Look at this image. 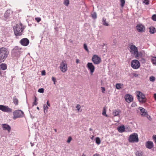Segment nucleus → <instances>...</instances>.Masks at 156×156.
Segmentation results:
<instances>
[{"label":"nucleus","mask_w":156,"mask_h":156,"mask_svg":"<svg viewBox=\"0 0 156 156\" xmlns=\"http://www.w3.org/2000/svg\"><path fill=\"white\" fill-rule=\"evenodd\" d=\"M9 53V51L7 48L5 47L0 48V63L4 62L6 60Z\"/></svg>","instance_id":"obj_1"},{"label":"nucleus","mask_w":156,"mask_h":156,"mask_svg":"<svg viewBox=\"0 0 156 156\" xmlns=\"http://www.w3.org/2000/svg\"><path fill=\"white\" fill-rule=\"evenodd\" d=\"M13 28L16 36H20L22 35L24 29L22 27V24L21 23L17 24L16 26H14Z\"/></svg>","instance_id":"obj_2"},{"label":"nucleus","mask_w":156,"mask_h":156,"mask_svg":"<svg viewBox=\"0 0 156 156\" xmlns=\"http://www.w3.org/2000/svg\"><path fill=\"white\" fill-rule=\"evenodd\" d=\"M137 99L142 103H144L146 101L147 99L145 95L141 92L137 91L136 92Z\"/></svg>","instance_id":"obj_3"},{"label":"nucleus","mask_w":156,"mask_h":156,"mask_svg":"<svg viewBox=\"0 0 156 156\" xmlns=\"http://www.w3.org/2000/svg\"><path fill=\"white\" fill-rule=\"evenodd\" d=\"M21 50L18 46L15 47L12 51V55L13 57H19L21 53Z\"/></svg>","instance_id":"obj_4"},{"label":"nucleus","mask_w":156,"mask_h":156,"mask_svg":"<svg viewBox=\"0 0 156 156\" xmlns=\"http://www.w3.org/2000/svg\"><path fill=\"white\" fill-rule=\"evenodd\" d=\"M129 48L131 53L134 55L135 58L138 59V58L139 57V55L137 47L134 45H132L130 46Z\"/></svg>","instance_id":"obj_5"},{"label":"nucleus","mask_w":156,"mask_h":156,"mask_svg":"<svg viewBox=\"0 0 156 156\" xmlns=\"http://www.w3.org/2000/svg\"><path fill=\"white\" fill-rule=\"evenodd\" d=\"M13 119H15L16 118H21L23 116L24 113L21 110H18L14 111L13 112Z\"/></svg>","instance_id":"obj_6"},{"label":"nucleus","mask_w":156,"mask_h":156,"mask_svg":"<svg viewBox=\"0 0 156 156\" xmlns=\"http://www.w3.org/2000/svg\"><path fill=\"white\" fill-rule=\"evenodd\" d=\"M129 141L131 143L138 142L139 139L137 134L136 133H134L131 135L129 137Z\"/></svg>","instance_id":"obj_7"},{"label":"nucleus","mask_w":156,"mask_h":156,"mask_svg":"<svg viewBox=\"0 0 156 156\" xmlns=\"http://www.w3.org/2000/svg\"><path fill=\"white\" fill-rule=\"evenodd\" d=\"M59 69L62 73H65L67 70V66L66 62L63 60L60 64Z\"/></svg>","instance_id":"obj_8"},{"label":"nucleus","mask_w":156,"mask_h":156,"mask_svg":"<svg viewBox=\"0 0 156 156\" xmlns=\"http://www.w3.org/2000/svg\"><path fill=\"white\" fill-rule=\"evenodd\" d=\"M131 66L133 69H137L140 67V64L137 60H133L131 62Z\"/></svg>","instance_id":"obj_9"},{"label":"nucleus","mask_w":156,"mask_h":156,"mask_svg":"<svg viewBox=\"0 0 156 156\" xmlns=\"http://www.w3.org/2000/svg\"><path fill=\"white\" fill-rule=\"evenodd\" d=\"M92 60L95 64H98L101 62V58L96 55H94L92 57Z\"/></svg>","instance_id":"obj_10"},{"label":"nucleus","mask_w":156,"mask_h":156,"mask_svg":"<svg viewBox=\"0 0 156 156\" xmlns=\"http://www.w3.org/2000/svg\"><path fill=\"white\" fill-rule=\"evenodd\" d=\"M0 110L5 112H12V109L9 108L8 106L0 105Z\"/></svg>","instance_id":"obj_11"},{"label":"nucleus","mask_w":156,"mask_h":156,"mask_svg":"<svg viewBox=\"0 0 156 156\" xmlns=\"http://www.w3.org/2000/svg\"><path fill=\"white\" fill-rule=\"evenodd\" d=\"M87 67L90 70V74L92 75L95 69L94 66L92 63L88 62L87 64Z\"/></svg>","instance_id":"obj_12"},{"label":"nucleus","mask_w":156,"mask_h":156,"mask_svg":"<svg viewBox=\"0 0 156 156\" xmlns=\"http://www.w3.org/2000/svg\"><path fill=\"white\" fill-rule=\"evenodd\" d=\"M138 109L140 110V114L143 117H146L148 115L147 110L144 108L140 107H139Z\"/></svg>","instance_id":"obj_13"},{"label":"nucleus","mask_w":156,"mask_h":156,"mask_svg":"<svg viewBox=\"0 0 156 156\" xmlns=\"http://www.w3.org/2000/svg\"><path fill=\"white\" fill-rule=\"evenodd\" d=\"M20 42L22 45L27 46L29 44V41L27 38H23L20 40Z\"/></svg>","instance_id":"obj_14"},{"label":"nucleus","mask_w":156,"mask_h":156,"mask_svg":"<svg viewBox=\"0 0 156 156\" xmlns=\"http://www.w3.org/2000/svg\"><path fill=\"white\" fill-rule=\"evenodd\" d=\"M125 100L128 103H130L133 100V96L130 94H127L125 96Z\"/></svg>","instance_id":"obj_15"},{"label":"nucleus","mask_w":156,"mask_h":156,"mask_svg":"<svg viewBox=\"0 0 156 156\" xmlns=\"http://www.w3.org/2000/svg\"><path fill=\"white\" fill-rule=\"evenodd\" d=\"M145 146L147 148L151 149L153 147V143L151 141H148L145 144Z\"/></svg>","instance_id":"obj_16"},{"label":"nucleus","mask_w":156,"mask_h":156,"mask_svg":"<svg viewBox=\"0 0 156 156\" xmlns=\"http://www.w3.org/2000/svg\"><path fill=\"white\" fill-rule=\"evenodd\" d=\"M136 28L139 32H142L144 31L145 27L142 24L138 25L136 27Z\"/></svg>","instance_id":"obj_17"},{"label":"nucleus","mask_w":156,"mask_h":156,"mask_svg":"<svg viewBox=\"0 0 156 156\" xmlns=\"http://www.w3.org/2000/svg\"><path fill=\"white\" fill-rule=\"evenodd\" d=\"M2 127L5 130H7L9 132H10L11 129L10 126L6 124H2Z\"/></svg>","instance_id":"obj_18"},{"label":"nucleus","mask_w":156,"mask_h":156,"mask_svg":"<svg viewBox=\"0 0 156 156\" xmlns=\"http://www.w3.org/2000/svg\"><path fill=\"white\" fill-rule=\"evenodd\" d=\"M121 111L119 109H115L112 112L113 115L115 116H119V114Z\"/></svg>","instance_id":"obj_19"},{"label":"nucleus","mask_w":156,"mask_h":156,"mask_svg":"<svg viewBox=\"0 0 156 156\" xmlns=\"http://www.w3.org/2000/svg\"><path fill=\"white\" fill-rule=\"evenodd\" d=\"M102 24L105 26H108L109 25V23L106 21V19L104 17L102 18Z\"/></svg>","instance_id":"obj_20"},{"label":"nucleus","mask_w":156,"mask_h":156,"mask_svg":"<svg viewBox=\"0 0 156 156\" xmlns=\"http://www.w3.org/2000/svg\"><path fill=\"white\" fill-rule=\"evenodd\" d=\"M118 130L120 133H122L124 131L125 127L124 126L118 127Z\"/></svg>","instance_id":"obj_21"},{"label":"nucleus","mask_w":156,"mask_h":156,"mask_svg":"<svg viewBox=\"0 0 156 156\" xmlns=\"http://www.w3.org/2000/svg\"><path fill=\"white\" fill-rule=\"evenodd\" d=\"M149 32L151 34H153L156 32L155 28L153 27L149 28Z\"/></svg>","instance_id":"obj_22"},{"label":"nucleus","mask_w":156,"mask_h":156,"mask_svg":"<svg viewBox=\"0 0 156 156\" xmlns=\"http://www.w3.org/2000/svg\"><path fill=\"white\" fill-rule=\"evenodd\" d=\"M0 67L2 70H5L7 69V65L5 63H2L0 65Z\"/></svg>","instance_id":"obj_23"},{"label":"nucleus","mask_w":156,"mask_h":156,"mask_svg":"<svg viewBox=\"0 0 156 156\" xmlns=\"http://www.w3.org/2000/svg\"><path fill=\"white\" fill-rule=\"evenodd\" d=\"M13 103L15 105H18V99L16 98V96H14L13 98Z\"/></svg>","instance_id":"obj_24"},{"label":"nucleus","mask_w":156,"mask_h":156,"mask_svg":"<svg viewBox=\"0 0 156 156\" xmlns=\"http://www.w3.org/2000/svg\"><path fill=\"white\" fill-rule=\"evenodd\" d=\"M135 154L136 156H143V153L141 151H136Z\"/></svg>","instance_id":"obj_25"},{"label":"nucleus","mask_w":156,"mask_h":156,"mask_svg":"<svg viewBox=\"0 0 156 156\" xmlns=\"http://www.w3.org/2000/svg\"><path fill=\"white\" fill-rule=\"evenodd\" d=\"M123 84H121L120 83H117L116 84V87L117 89H120L122 88V86Z\"/></svg>","instance_id":"obj_26"},{"label":"nucleus","mask_w":156,"mask_h":156,"mask_svg":"<svg viewBox=\"0 0 156 156\" xmlns=\"http://www.w3.org/2000/svg\"><path fill=\"white\" fill-rule=\"evenodd\" d=\"M10 11L9 10H7L6 11L4 14V16L5 18H7L9 16Z\"/></svg>","instance_id":"obj_27"},{"label":"nucleus","mask_w":156,"mask_h":156,"mask_svg":"<svg viewBox=\"0 0 156 156\" xmlns=\"http://www.w3.org/2000/svg\"><path fill=\"white\" fill-rule=\"evenodd\" d=\"M43 108L44 110V113H47L48 109V106L46 105H43Z\"/></svg>","instance_id":"obj_28"},{"label":"nucleus","mask_w":156,"mask_h":156,"mask_svg":"<svg viewBox=\"0 0 156 156\" xmlns=\"http://www.w3.org/2000/svg\"><path fill=\"white\" fill-rule=\"evenodd\" d=\"M151 62H152L153 64L155 65H156V57H153L151 59Z\"/></svg>","instance_id":"obj_29"},{"label":"nucleus","mask_w":156,"mask_h":156,"mask_svg":"<svg viewBox=\"0 0 156 156\" xmlns=\"http://www.w3.org/2000/svg\"><path fill=\"white\" fill-rule=\"evenodd\" d=\"M96 143L98 144H99L101 142V140L99 137H97L96 138Z\"/></svg>","instance_id":"obj_30"},{"label":"nucleus","mask_w":156,"mask_h":156,"mask_svg":"<svg viewBox=\"0 0 156 156\" xmlns=\"http://www.w3.org/2000/svg\"><path fill=\"white\" fill-rule=\"evenodd\" d=\"M106 109L105 107H104L103 108V111L102 114L103 115H104V116H105L106 117H107L108 115L106 114Z\"/></svg>","instance_id":"obj_31"},{"label":"nucleus","mask_w":156,"mask_h":156,"mask_svg":"<svg viewBox=\"0 0 156 156\" xmlns=\"http://www.w3.org/2000/svg\"><path fill=\"white\" fill-rule=\"evenodd\" d=\"M64 4L66 6H68L69 4V0H64Z\"/></svg>","instance_id":"obj_32"},{"label":"nucleus","mask_w":156,"mask_h":156,"mask_svg":"<svg viewBox=\"0 0 156 156\" xmlns=\"http://www.w3.org/2000/svg\"><path fill=\"white\" fill-rule=\"evenodd\" d=\"M92 17L94 19H96L97 17V14L96 12H94L92 14Z\"/></svg>","instance_id":"obj_33"},{"label":"nucleus","mask_w":156,"mask_h":156,"mask_svg":"<svg viewBox=\"0 0 156 156\" xmlns=\"http://www.w3.org/2000/svg\"><path fill=\"white\" fill-rule=\"evenodd\" d=\"M121 6L122 7H123L125 4V0H120Z\"/></svg>","instance_id":"obj_34"},{"label":"nucleus","mask_w":156,"mask_h":156,"mask_svg":"<svg viewBox=\"0 0 156 156\" xmlns=\"http://www.w3.org/2000/svg\"><path fill=\"white\" fill-rule=\"evenodd\" d=\"M83 48H84L88 52L89 51V50L87 48V45L86 44H83Z\"/></svg>","instance_id":"obj_35"},{"label":"nucleus","mask_w":156,"mask_h":156,"mask_svg":"<svg viewBox=\"0 0 156 156\" xmlns=\"http://www.w3.org/2000/svg\"><path fill=\"white\" fill-rule=\"evenodd\" d=\"M149 80L151 81L154 82L155 80V78L153 76H151L150 77Z\"/></svg>","instance_id":"obj_36"},{"label":"nucleus","mask_w":156,"mask_h":156,"mask_svg":"<svg viewBox=\"0 0 156 156\" xmlns=\"http://www.w3.org/2000/svg\"><path fill=\"white\" fill-rule=\"evenodd\" d=\"M35 19L37 23L39 22L41 20V19L40 17H36L35 18Z\"/></svg>","instance_id":"obj_37"},{"label":"nucleus","mask_w":156,"mask_h":156,"mask_svg":"<svg viewBox=\"0 0 156 156\" xmlns=\"http://www.w3.org/2000/svg\"><path fill=\"white\" fill-rule=\"evenodd\" d=\"M143 2L146 5H148L149 4V1L148 0H144Z\"/></svg>","instance_id":"obj_38"},{"label":"nucleus","mask_w":156,"mask_h":156,"mask_svg":"<svg viewBox=\"0 0 156 156\" xmlns=\"http://www.w3.org/2000/svg\"><path fill=\"white\" fill-rule=\"evenodd\" d=\"M44 89L43 88H40L38 90V91L40 93H43L44 92Z\"/></svg>","instance_id":"obj_39"},{"label":"nucleus","mask_w":156,"mask_h":156,"mask_svg":"<svg viewBox=\"0 0 156 156\" xmlns=\"http://www.w3.org/2000/svg\"><path fill=\"white\" fill-rule=\"evenodd\" d=\"M152 19L153 20L156 21V14H154L152 16Z\"/></svg>","instance_id":"obj_40"},{"label":"nucleus","mask_w":156,"mask_h":156,"mask_svg":"<svg viewBox=\"0 0 156 156\" xmlns=\"http://www.w3.org/2000/svg\"><path fill=\"white\" fill-rule=\"evenodd\" d=\"M76 108L77 109V110L78 112L80 111V106L78 104L77 106H76Z\"/></svg>","instance_id":"obj_41"},{"label":"nucleus","mask_w":156,"mask_h":156,"mask_svg":"<svg viewBox=\"0 0 156 156\" xmlns=\"http://www.w3.org/2000/svg\"><path fill=\"white\" fill-rule=\"evenodd\" d=\"M52 80L54 82V84H55V82H56V79L55 78V77L53 76L52 78Z\"/></svg>","instance_id":"obj_42"},{"label":"nucleus","mask_w":156,"mask_h":156,"mask_svg":"<svg viewBox=\"0 0 156 156\" xmlns=\"http://www.w3.org/2000/svg\"><path fill=\"white\" fill-rule=\"evenodd\" d=\"M131 107H135L136 106V104L135 102H133L131 105Z\"/></svg>","instance_id":"obj_43"},{"label":"nucleus","mask_w":156,"mask_h":156,"mask_svg":"<svg viewBox=\"0 0 156 156\" xmlns=\"http://www.w3.org/2000/svg\"><path fill=\"white\" fill-rule=\"evenodd\" d=\"M72 138L71 137H69L67 141V142L68 143H69L72 140Z\"/></svg>","instance_id":"obj_44"},{"label":"nucleus","mask_w":156,"mask_h":156,"mask_svg":"<svg viewBox=\"0 0 156 156\" xmlns=\"http://www.w3.org/2000/svg\"><path fill=\"white\" fill-rule=\"evenodd\" d=\"M101 88L102 89V92L103 93H105V89L104 87H101Z\"/></svg>","instance_id":"obj_45"},{"label":"nucleus","mask_w":156,"mask_h":156,"mask_svg":"<svg viewBox=\"0 0 156 156\" xmlns=\"http://www.w3.org/2000/svg\"><path fill=\"white\" fill-rule=\"evenodd\" d=\"M41 75L42 76H44L45 75V72L44 70L42 71Z\"/></svg>","instance_id":"obj_46"},{"label":"nucleus","mask_w":156,"mask_h":156,"mask_svg":"<svg viewBox=\"0 0 156 156\" xmlns=\"http://www.w3.org/2000/svg\"><path fill=\"white\" fill-rule=\"evenodd\" d=\"M37 101H34V102L33 103V105H37Z\"/></svg>","instance_id":"obj_47"},{"label":"nucleus","mask_w":156,"mask_h":156,"mask_svg":"<svg viewBox=\"0 0 156 156\" xmlns=\"http://www.w3.org/2000/svg\"><path fill=\"white\" fill-rule=\"evenodd\" d=\"M146 116H147V118L149 119V120H151V117L150 116L148 115H147Z\"/></svg>","instance_id":"obj_48"},{"label":"nucleus","mask_w":156,"mask_h":156,"mask_svg":"<svg viewBox=\"0 0 156 156\" xmlns=\"http://www.w3.org/2000/svg\"><path fill=\"white\" fill-rule=\"evenodd\" d=\"M47 106H48V107L50 106V104L49 103V101H48L47 102Z\"/></svg>","instance_id":"obj_49"},{"label":"nucleus","mask_w":156,"mask_h":156,"mask_svg":"<svg viewBox=\"0 0 156 156\" xmlns=\"http://www.w3.org/2000/svg\"><path fill=\"white\" fill-rule=\"evenodd\" d=\"M76 62L77 64L80 63V60L78 59H76Z\"/></svg>","instance_id":"obj_50"},{"label":"nucleus","mask_w":156,"mask_h":156,"mask_svg":"<svg viewBox=\"0 0 156 156\" xmlns=\"http://www.w3.org/2000/svg\"><path fill=\"white\" fill-rule=\"evenodd\" d=\"M133 76L135 77H137L138 76V74H136V73L133 74Z\"/></svg>","instance_id":"obj_51"},{"label":"nucleus","mask_w":156,"mask_h":156,"mask_svg":"<svg viewBox=\"0 0 156 156\" xmlns=\"http://www.w3.org/2000/svg\"><path fill=\"white\" fill-rule=\"evenodd\" d=\"M154 97L155 100L156 101V93L154 94Z\"/></svg>","instance_id":"obj_52"},{"label":"nucleus","mask_w":156,"mask_h":156,"mask_svg":"<svg viewBox=\"0 0 156 156\" xmlns=\"http://www.w3.org/2000/svg\"><path fill=\"white\" fill-rule=\"evenodd\" d=\"M37 98L36 97H35V98H34V101H37Z\"/></svg>","instance_id":"obj_53"},{"label":"nucleus","mask_w":156,"mask_h":156,"mask_svg":"<svg viewBox=\"0 0 156 156\" xmlns=\"http://www.w3.org/2000/svg\"><path fill=\"white\" fill-rule=\"evenodd\" d=\"M93 156H99V155L98 154H96L94 155Z\"/></svg>","instance_id":"obj_54"},{"label":"nucleus","mask_w":156,"mask_h":156,"mask_svg":"<svg viewBox=\"0 0 156 156\" xmlns=\"http://www.w3.org/2000/svg\"><path fill=\"white\" fill-rule=\"evenodd\" d=\"M94 137V136H93L91 138V139H92V140H93V138Z\"/></svg>","instance_id":"obj_55"},{"label":"nucleus","mask_w":156,"mask_h":156,"mask_svg":"<svg viewBox=\"0 0 156 156\" xmlns=\"http://www.w3.org/2000/svg\"><path fill=\"white\" fill-rule=\"evenodd\" d=\"M81 156H86V155L84 154H83Z\"/></svg>","instance_id":"obj_56"},{"label":"nucleus","mask_w":156,"mask_h":156,"mask_svg":"<svg viewBox=\"0 0 156 156\" xmlns=\"http://www.w3.org/2000/svg\"><path fill=\"white\" fill-rule=\"evenodd\" d=\"M30 144H31V146H33L34 145L33 144H32L31 142L30 143Z\"/></svg>","instance_id":"obj_57"},{"label":"nucleus","mask_w":156,"mask_h":156,"mask_svg":"<svg viewBox=\"0 0 156 156\" xmlns=\"http://www.w3.org/2000/svg\"><path fill=\"white\" fill-rule=\"evenodd\" d=\"M54 131H55V132H57V130L56 129H54Z\"/></svg>","instance_id":"obj_58"},{"label":"nucleus","mask_w":156,"mask_h":156,"mask_svg":"<svg viewBox=\"0 0 156 156\" xmlns=\"http://www.w3.org/2000/svg\"><path fill=\"white\" fill-rule=\"evenodd\" d=\"M114 43L115 44H116V41H114Z\"/></svg>","instance_id":"obj_59"},{"label":"nucleus","mask_w":156,"mask_h":156,"mask_svg":"<svg viewBox=\"0 0 156 156\" xmlns=\"http://www.w3.org/2000/svg\"><path fill=\"white\" fill-rule=\"evenodd\" d=\"M90 131H91L92 130V129L91 128L89 129Z\"/></svg>","instance_id":"obj_60"},{"label":"nucleus","mask_w":156,"mask_h":156,"mask_svg":"<svg viewBox=\"0 0 156 156\" xmlns=\"http://www.w3.org/2000/svg\"><path fill=\"white\" fill-rule=\"evenodd\" d=\"M37 109H39V108L38 107H37Z\"/></svg>","instance_id":"obj_61"}]
</instances>
